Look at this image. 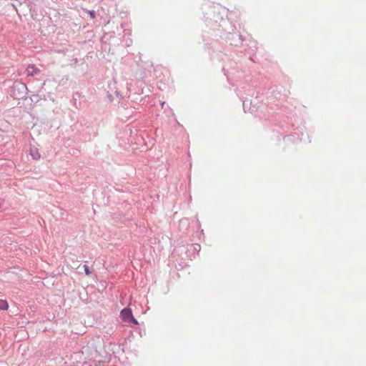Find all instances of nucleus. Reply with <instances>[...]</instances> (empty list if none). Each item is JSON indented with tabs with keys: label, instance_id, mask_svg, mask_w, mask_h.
Masks as SVG:
<instances>
[{
	"label": "nucleus",
	"instance_id": "obj_1",
	"mask_svg": "<svg viewBox=\"0 0 366 366\" xmlns=\"http://www.w3.org/2000/svg\"><path fill=\"white\" fill-rule=\"evenodd\" d=\"M122 320L126 322H133L137 325V321L134 318L132 310L129 308H124L120 313Z\"/></svg>",
	"mask_w": 366,
	"mask_h": 366
},
{
	"label": "nucleus",
	"instance_id": "obj_2",
	"mask_svg": "<svg viewBox=\"0 0 366 366\" xmlns=\"http://www.w3.org/2000/svg\"><path fill=\"white\" fill-rule=\"evenodd\" d=\"M26 71L28 76H34V74H38L39 70L34 65H29Z\"/></svg>",
	"mask_w": 366,
	"mask_h": 366
},
{
	"label": "nucleus",
	"instance_id": "obj_3",
	"mask_svg": "<svg viewBox=\"0 0 366 366\" xmlns=\"http://www.w3.org/2000/svg\"><path fill=\"white\" fill-rule=\"evenodd\" d=\"M31 154L34 159H38L40 157V154L36 149H31Z\"/></svg>",
	"mask_w": 366,
	"mask_h": 366
},
{
	"label": "nucleus",
	"instance_id": "obj_4",
	"mask_svg": "<svg viewBox=\"0 0 366 366\" xmlns=\"http://www.w3.org/2000/svg\"><path fill=\"white\" fill-rule=\"evenodd\" d=\"M9 305L6 300H0V310H7Z\"/></svg>",
	"mask_w": 366,
	"mask_h": 366
},
{
	"label": "nucleus",
	"instance_id": "obj_5",
	"mask_svg": "<svg viewBox=\"0 0 366 366\" xmlns=\"http://www.w3.org/2000/svg\"><path fill=\"white\" fill-rule=\"evenodd\" d=\"M84 271H85L86 274V275L90 274V271H89V267L86 265H84Z\"/></svg>",
	"mask_w": 366,
	"mask_h": 366
}]
</instances>
